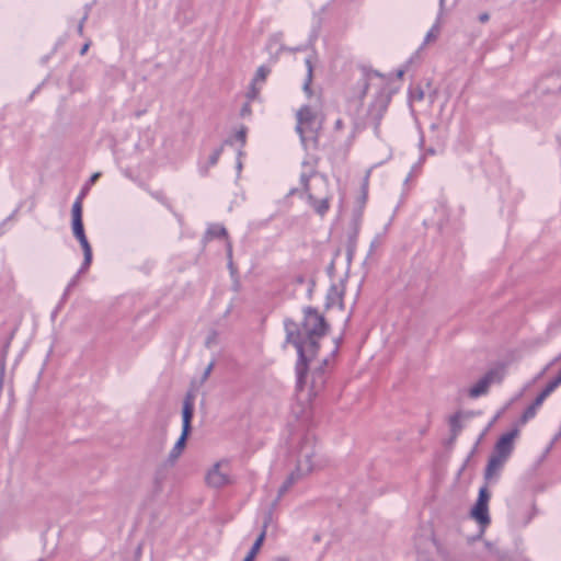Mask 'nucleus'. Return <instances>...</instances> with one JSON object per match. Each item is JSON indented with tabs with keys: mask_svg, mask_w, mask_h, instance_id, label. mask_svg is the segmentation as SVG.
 <instances>
[{
	"mask_svg": "<svg viewBox=\"0 0 561 561\" xmlns=\"http://www.w3.org/2000/svg\"><path fill=\"white\" fill-rule=\"evenodd\" d=\"M471 516L481 525L490 523L489 506L482 501H477L471 511Z\"/></svg>",
	"mask_w": 561,
	"mask_h": 561,
	"instance_id": "nucleus-12",
	"label": "nucleus"
},
{
	"mask_svg": "<svg viewBox=\"0 0 561 561\" xmlns=\"http://www.w3.org/2000/svg\"><path fill=\"white\" fill-rule=\"evenodd\" d=\"M296 131L299 134L304 147L314 146L324 121L320 98L300 106L296 113Z\"/></svg>",
	"mask_w": 561,
	"mask_h": 561,
	"instance_id": "nucleus-5",
	"label": "nucleus"
},
{
	"mask_svg": "<svg viewBox=\"0 0 561 561\" xmlns=\"http://www.w3.org/2000/svg\"><path fill=\"white\" fill-rule=\"evenodd\" d=\"M381 243V238L379 236H377L373 242H371V247H378L379 244Z\"/></svg>",
	"mask_w": 561,
	"mask_h": 561,
	"instance_id": "nucleus-31",
	"label": "nucleus"
},
{
	"mask_svg": "<svg viewBox=\"0 0 561 561\" xmlns=\"http://www.w3.org/2000/svg\"><path fill=\"white\" fill-rule=\"evenodd\" d=\"M187 435L188 434L186 433H182L176 443L174 444L173 448L171 449L169 454V461L171 463H174L183 453Z\"/></svg>",
	"mask_w": 561,
	"mask_h": 561,
	"instance_id": "nucleus-15",
	"label": "nucleus"
},
{
	"mask_svg": "<svg viewBox=\"0 0 561 561\" xmlns=\"http://www.w3.org/2000/svg\"><path fill=\"white\" fill-rule=\"evenodd\" d=\"M450 426L454 432H458L460 430L459 415H454L450 417Z\"/></svg>",
	"mask_w": 561,
	"mask_h": 561,
	"instance_id": "nucleus-26",
	"label": "nucleus"
},
{
	"mask_svg": "<svg viewBox=\"0 0 561 561\" xmlns=\"http://www.w3.org/2000/svg\"><path fill=\"white\" fill-rule=\"evenodd\" d=\"M443 2H444V0H440V3H443Z\"/></svg>",
	"mask_w": 561,
	"mask_h": 561,
	"instance_id": "nucleus-40",
	"label": "nucleus"
},
{
	"mask_svg": "<svg viewBox=\"0 0 561 561\" xmlns=\"http://www.w3.org/2000/svg\"><path fill=\"white\" fill-rule=\"evenodd\" d=\"M89 47H90V42L84 43L80 49V54L84 55L87 53V50L89 49Z\"/></svg>",
	"mask_w": 561,
	"mask_h": 561,
	"instance_id": "nucleus-29",
	"label": "nucleus"
},
{
	"mask_svg": "<svg viewBox=\"0 0 561 561\" xmlns=\"http://www.w3.org/2000/svg\"><path fill=\"white\" fill-rule=\"evenodd\" d=\"M428 36H432L433 35V31L431 30L428 33H427Z\"/></svg>",
	"mask_w": 561,
	"mask_h": 561,
	"instance_id": "nucleus-39",
	"label": "nucleus"
},
{
	"mask_svg": "<svg viewBox=\"0 0 561 561\" xmlns=\"http://www.w3.org/2000/svg\"><path fill=\"white\" fill-rule=\"evenodd\" d=\"M271 73V69L270 67L263 65V66H260L252 79V82H251V88H250V91L248 93V96L250 99H254L256 98V95L259 94L262 85L264 84L267 76Z\"/></svg>",
	"mask_w": 561,
	"mask_h": 561,
	"instance_id": "nucleus-11",
	"label": "nucleus"
},
{
	"mask_svg": "<svg viewBox=\"0 0 561 561\" xmlns=\"http://www.w3.org/2000/svg\"><path fill=\"white\" fill-rule=\"evenodd\" d=\"M546 396L541 392L537 398L536 400L534 401V403L531 404L533 407H535L537 410L540 408V405L543 403V401L546 400Z\"/></svg>",
	"mask_w": 561,
	"mask_h": 561,
	"instance_id": "nucleus-28",
	"label": "nucleus"
},
{
	"mask_svg": "<svg viewBox=\"0 0 561 561\" xmlns=\"http://www.w3.org/2000/svg\"><path fill=\"white\" fill-rule=\"evenodd\" d=\"M488 20H489V14H488L486 12L481 13V14L479 15V21H480V22L484 23V22H486Z\"/></svg>",
	"mask_w": 561,
	"mask_h": 561,
	"instance_id": "nucleus-30",
	"label": "nucleus"
},
{
	"mask_svg": "<svg viewBox=\"0 0 561 561\" xmlns=\"http://www.w3.org/2000/svg\"><path fill=\"white\" fill-rule=\"evenodd\" d=\"M211 369H213V363H210V364L207 366V368H206V370H205V374H204V377H205V378L210 374Z\"/></svg>",
	"mask_w": 561,
	"mask_h": 561,
	"instance_id": "nucleus-33",
	"label": "nucleus"
},
{
	"mask_svg": "<svg viewBox=\"0 0 561 561\" xmlns=\"http://www.w3.org/2000/svg\"><path fill=\"white\" fill-rule=\"evenodd\" d=\"M536 413H537V409L535 407H533V405L528 407L520 417V423L522 424L527 423L530 419H533L536 415Z\"/></svg>",
	"mask_w": 561,
	"mask_h": 561,
	"instance_id": "nucleus-21",
	"label": "nucleus"
},
{
	"mask_svg": "<svg viewBox=\"0 0 561 561\" xmlns=\"http://www.w3.org/2000/svg\"><path fill=\"white\" fill-rule=\"evenodd\" d=\"M321 467L322 461L318 455L314 439L312 437L302 438L295 450V467L279 486L278 496H283L293 485Z\"/></svg>",
	"mask_w": 561,
	"mask_h": 561,
	"instance_id": "nucleus-4",
	"label": "nucleus"
},
{
	"mask_svg": "<svg viewBox=\"0 0 561 561\" xmlns=\"http://www.w3.org/2000/svg\"><path fill=\"white\" fill-rule=\"evenodd\" d=\"M505 375L504 367H496L485 373L474 385L469 389V396L471 398H479L489 391V388L493 383L501 382Z\"/></svg>",
	"mask_w": 561,
	"mask_h": 561,
	"instance_id": "nucleus-9",
	"label": "nucleus"
},
{
	"mask_svg": "<svg viewBox=\"0 0 561 561\" xmlns=\"http://www.w3.org/2000/svg\"><path fill=\"white\" fill-rule=\"evenodd\" d=\"M369 176H370V170H368L364 176V180H363V183H362V194H360V197H359V205H360V208L364 207V205L366 204V201H367V196H368V185H369Z\"/></svg>",
	"mask_w": 561,
	"mask_h": 561,
	"instance_id": "nucleus-18",
	"label": "nucleus"
},
{
	"mask_svg": "<svg viewBox=\"0 0 561 561\" xmlns=\"http://www.w3.org/2000/svg\"><path fill=\"white\" fill-rule=\"evenodd\" d=\"M247 130L245 128H241L236 133V139L240 141L241 146L245 144Z\"/></svg>",
	"mask_w": 561,
	"mask_h": 561,
	"instance_id": "nucleus-25",
	"label": "nucleus"
},
{
	"mask_svg": "<svg viewBox=\"0 0 561 561\" xmlns=\"http://www.w3.org/2000/svg\"><path fill=\"white\" fill-rule=\"evenodd\" d=\"M221 148H218L216 150H214V152L209 156V162H208V167L207 168H210L213 165H215L218 160H219V157L221 154Z\"/></svg>",
	"mask_w": 561,
	"mask_h": 561,
	"instance_id": "nucleus-23",
	"label": "nucleus"
},
{
	"mask_svg": "<svg viewBox=\"0 0 561 561\" xmlns=\"http://www.w3.org/2000/svg\"><path fill=\"white\" fill-rule=\"evenodd\" d=\"M518 430H512L503 434L495 444L494 453L489 459L484 478L488 481L496 479L505 462L514 449V439L518 436Z\"/></svg>",
	"mask_w": 561,
	"mask_h": 561,
	"instance_id": "nucleus-7",
	"label": "nucleus"
},
{
	"mask_svg": "<svg viewBox=\"0 0 561 561\" xmlns=\"http://www.w3.org/2000/svg\"><path fill=\"white\" fill-rule=\"evenodd\" d=\"M265 529H263L261 531V534L259 535V537L255 539L254 543L252 545L250 551L248 552V556H250V558H253L255 559V557L257 556L262 545H263V541L265 539Z\"/></svg>",
	"mask_w": 561,
	"mask_h": 561,
	"instance_id": "nucleus-17",
	"label": "nucleus"
},
{
	"mask_svg": "<svg viewBox=\"0 0 561 561\" xmlns=\"http://www.w3.org/2000/svg\"><path fill=\"white\" fill-rule=\"evenodd\" d=\"M243 561H254V559L247 554Z\"/></svg>",
	"mask_w": 561,
	"mask_h": 561,
	"instance_id": "nucleus-35",
	"label": "nucleus"
},
{
	"mask_svg": "<svg viewBox=\"0 0 561 561\" xmlns=\"http://www.w3.org/2000/svg\"><path fill=\"white\" fill-rule=\"evenodd\" d=\"M490 499V494L485 486L481 488L479 491V496L477 501H482L483 503L488 504Z\"/></svg>",
	"mask_w": 561,
	"mask_h": 561,
	"instance_id": "nucleus-24",
	"label": "nucleus"
},
{
	"mask_svg": "<svg viewBox=\"0 0 561 561\" xmlns=\"http://www.w3.org/2000/svg\"><path fill=\"white\" fill-rule=\"evenodd\" d=\"M423 98H424V93H423L422 89L414 88L411 91L410 99H411L412 102L421 101V100H423Z\"/></svg>",
	"mask_w": 561,
	"mask_h": 561,
	"instance_id": "nucleus-22",
	"label": "nucleus"
},
{
	"mask_svg": "<svg viewBox=\"0 0 561 561\" xmlns=\"http://www.w3.org/2000/svg\"><path fill=\"white\" fill-rule=\"evenodd\" d=\"M312 347L301 343L297 344L299 360L297 373V399L304 405L300 414H305L311 408L313 400L322 393L328 379V367L331 356L337 350V345L330 354H312Z\"/></svg>",
	"mask_w": 561,
	"mask_h": 561,
	"instance_id": "nucleus-1",
	"label": "nucleus"
},
{
	"mask_svg": "<svg viewBox=\"0 0 561 561\" xmlns=\"http://www.w3.org/2000/svg\"><path fill=\"white\" fill-rule=\"evenodd\" d=\"M286 342L291 343L296 348L297 344L310 345L312 354L319 353V340L325 334L328 325L324 318L314 309L305 311L302 328L299 330L291 320L285 321Z\"/></svg>",
	"mask_w": 561,
	"mask_h": 561,
	"instance_id": "nucleus-3",
	"label": "nucleus"
},
{
	"mask_svg": "<svg viewBox=\"0 0 561 561\" xmlns=\"http://www.w3.org/2000/svg\"><path fill=\"white\" fill-rule=\"evenodd\" d=\"M389 103V96L386 94H379L374 104L371 105V112L377 111V116H380L387 108Z\"/></svg>",
	"mask_w": 561,
	"mask_h": 561,
	"instance_id": "nucleus-16",
	"label": "nucleus"
},
{
	"mask_svg": "<svg viewBox=\"0 0 561 561\" xmlns=\"http://www.w3.org/2000/svg\"><path fill=\"white\" fill-rule=\"evenodd\" d=\"M546 396L541 392L537 398L536 400L534 401V403L531 404L533 407H535L537 410L540 408V405L543 403V401L546 400Z\"/></svg>",
	"mask_w": 561,
	"mask_h": 561,
	"instance_id": "nucleus-27",
	"label": "nucleus"
},
{
	"mask_svg": "<svg viewBox=\"0 0 561 561\" xmlns=\"http://www.w3.org/2000/svg\"><path fill=\"white\" fill-rule=\"evenodd\" d=\"M403 75H404V70L403 69L398 70V72H397V77L398 78H402Z\"/></svg>",
	"mask_w": 561,
	"mask_h": 561,
	"instance_id": "nucleus-34",
	"label": "nucleus"
},
{
	"mask_svg": "<svg viewBox=\"0 0 561 561\" xmlns=\"http://www.w3.org/2000/svg\"><path fill=\"white\" fill-rule=\"evenodd\" d=\"M193 402L190 398H186L183 402V410H182V433L188 434L191 428V421L193 417Z\"/></svg>",
	"mask_w": 561,
	"mask_h": 561,
	"instance_id": "nucleus-13",
	"label": "nucleus"
},
{
	"mask_svg": "<svg viewBox=\"0 0 561 561\" xmlns=\"http://www.w3.org/2000/svg\"><path fill=\"white\" fill-rule=\"evenodd\" d=\"M334 126H335V129H336V130L342 129V127H343V122H342V119H340V118H339V119H336V121H335Z\"/></svg>",
	"mask_w": 561,
	"mask_h": 561,
	"instance_id": "nucleus-32",
	"label": "nucleus"
},
{
	"mask_svg": "<svg viewBox=\"0 0 561 561\" xmlns=\"http://www.w3.org/2000/svg\"><path fill=\"white\" fill-rule=\"evenodd\" d=\"M78 31H79V32H82V23H80V24H79V26H78Z\"/></svg>",
	"mask_w": 561,
	"mask_h": 561,
	"instance_id": "nucleus-37",
	"label": "nucleus"
},
{
	"mask_svg": "<svg viewBox=\"0 0 561 561\" xmlns=\"http://www.w3.org/2000/svg\"><path fill=\"white\" fill-rule=\"evenodd\" d=\"M231 251H232V250H231V245L229 244V245H228V252H229V254H231Z\"/></svg>",
	"mask_w": 561,
	"mask_h": 561,
	"instance_id": "nucleus-38",
	"label": "nucleus"
},
{
	"mask_svg": "<svg viewBox=\"0 0 561 561\" xmlns=\"http://www.w3.org/2000/svg\"><path fill=\"white\" fill-rule=\"evenodd\" d=\"M207 234L211 238H217V237H226L227 236V230L224 226L221 225H211L208 229H207Z\"/></svg>",
	"mask_w": 561,
	"mask_h": 561,
	"instance_id": "nucleus-19",
	"label": "nucleus"
},
{
	"mask_svg": "<svg viewBox=\"0 0 561 561\" xmlns=\"http://www.w3.org/2000/svg\"><path fill=\"white\" fill-rule=\"evenodd\" d=\"M305 64L307 67V76L302 85L304 92L307 94L308 98H311L312 90H311V82L313 77V59L311 57H307L305 59Z\"/></svg>",
	"mask_w": 561,
	"mask_h": 561,
	"instance_id": "nucleus-14",
	"label": "nucleus"
},
{
	"mask_svg": "<svg viewBox=\"0 0 561 561\" xmlns=\"http://www.w3.org/2000/svg\"><path fill=\"white\" fill-rule=\"evenodd\" d=\"M344 294H345V283L343 280L332 284L327 294V307L328 308L336 307L340 310H343Z\"/></svg>",
	"mask_w": 561,
	"mask_h": 561,
	"instance_id": "nucleus-10",
	"label": "nucleus"
},
{
	"mask_svg": "<svg viewBox=\"0 0 561 561\" xmlns=\"http://www.w3.org/2000/svg\"><path fill=\"white\" fill-rule=\"evenodd\" d=\"M301 168L299 176L301 190L291 188L288 195L299 194L301 198L307 199L318 215L323 216L329 210L332 198L328 178L317 172L313 162H304Z\"/></svg>",
	"mask_w": 561,
	"mask_h": 561,
	"instance_id": "nucleus-2",
	"label": "nucleus"
},
{
	"mask_svg": "<svg viewBox=\"0 0 561 561\" xmlns=\"http://www.w3.org/2000/svg\"><path fill=\"white\" fill-rule=\"evenodd\" d=\"M561 385V371L560 374L551 380L546 388L541 391L546 397H548L551 392L556 390V388Z\"/></svg>",
	"mask_w": 561,
	"mask_h": 561,
	"instance_id": "nucleus-20",
	"label": "nucleus"
},
{
	"mask_svg": "<svg viewBox=\"0 0 561 561\" xmlns=\"http://www.w3.org/2000/svg\"><path fill=\"white\" fill-rule=\"evenodd\" d=\"M232 481L230 463L221 459L214 463L206 472L205 482L209 488L221 489Z\"/></svg>",
	"mask_w": 561,
	"mask_h": 561,
	"instance_id": "nucleus-8",
	"label": "nucleus"
},
{
	"mask_svg": "<svg viewBox=\"0 0 561 561\" xmlns=\"http://www.w3.org/2000/svg\"><path fill=\"white\" fill-rule=\"evenodd\" d=\"M366 88H367V85H366V83L364 82V83H363V89H364V90H363V94H365V92H366Z\"/></svg>",
	"mask_w": 561,
	"mask_h": 561,
	"instance_id": "nucleus-36",
	"label": "nucleus"
},
{
	"mask_svg": "<svg viewBox=\"0 0 561 561\" xmlns=\"http://www.w3.org/2000/svg\"><path fill=\"white\" fill-rule=\"evenodd\" d=\"M100 175H101L100 172H95L91 175V178L89 179V181L85 185V188L76 198V201L72 204L71 229H72L73 236L79 241V243L83 250L84 259H83V263H82L81 267L79 268L77 275L69 283V287L76 285L79 275L82 273H85L92 262V248H91L90 242L85 236L83 222H82V198H83L85 190H88L91 185H93L98 181Z\"/></svg>",
	"mask_w": 561,
	"mask_h": 561,
	"instance_id": "nucleus-6",
	"label": "nucleus"
}]
</instances>
